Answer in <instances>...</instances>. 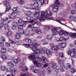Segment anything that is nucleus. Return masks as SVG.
I'll use <instances>...</instances> for the list:
<instances>
[{
  "label": "nucleus",
  "instance_id": "obj_1",
  "mask_svg": "<svg viewBox=\"0 0 76 76\" xmlns=\"http://www.w3.org/2000/svg\"><path fill=\"white\" fill-rule=\"evenodd\" d=\"M60 50V48L58 46H54L52 47V49L47 50L46 51V53L47 55H50V54L52 52V51H54V52L57 53V51H58V50Z\"/></svg>",
  "mask_w": 76,
  "mask_h": 76
},
{
  "label": "nucleus",
  "instance_id": "obj_2",
  "mask_svg": "<svg viewBox=\"0 0 76 76\" xmlns=\"http://www.w3.org/2000/svg\"><path fill=\"white\" fill-rule=\"evenodd\" d=\"M40 50H39L38 49L37 50V51L34 53L33 55L28 56V59H32L33 61H35V58H37V57H38L39 55Z\"/></svg>",
  "mask_w": 76,
  "mask_h": 76
},
{
  "label": "nucleus",
  "instance_id": "obj_3",
  "mask_svg": "<svg viewBox=\"0 0 76 76\" xmlns=\"http://www.w3.org/2000/svg\"><path fill=\"white\" fill-rule=\"evenodd\" d=\"M48 14L47 11L45 12L42 11L40 16V18L39 19L40 20H45V19H47V18H48Z\"/></svg>",
  "mask_w": 76,
  "mask_h": 76
},
{
  "label": "nucleus",
  "instance_id": "obj_4",
  "mask_svg": "<svg viewBox=\"0 0 76 76\" xmlns=\"http://www.w3.org/2000/svg\"><path fill=\"white\" fill-rule=\"evenodd\" d=\"M59 45L61 48H64L66 47V44L64 42H61L59 43Z\"/></svg>",
  "mask_w": 76,
  "mask_h": 76
},
{
  "label": "nucleus",
  "instance_id": "obj_5",
  "mask_svg": "<svg viewBox=\"0 0 76 76\" xmlns=\"http://www.w3.org/2000/svg\"><path fill=\"white\" fill-rule=\"evenodd\" d=\"M32 61H34L33 63L34 64H35L36 67H40L41 66H42V64L39 63L37 61H33V60H32Z\"/></svg>",
  "mask_w": 76,
  "mask_h": 76
},
{
  "label": "nucleus",
  "instance_id": "obj_6",
  "mask_svg": "<svg viewBox=\"0 0 76 76\" xmlns=\"http://www.w3.org/2000/svg\"><path fill=\"white\" fill-rule=\"evenodd\" d=\"M58 34L60 35H62L63 34H64V35H68V32H64L63 31L61 30H59L58 32Z\"/></svg>",
  "mask_w": 76,
  "mask_h": 76
},
{
  "label": "nucleus",
  "instance_id": "obj_7",
  "mask_svg": "<svg viewBox=\"0 0 76 76\" xmlns=\"http://www.w3.org/2000/svg\"><path fill=\"white\" fill-rule=\"evenodd\" d=\"M69 35L70 37L72 38H75L76 37V33H69Z\"/></svg>",
  "mask_w": 76,
  "mask_h": 76
},
{
  "label": "nucleus",
  "instance_id": "obj_8",
  "mask_svg": "<svg viewBox=\"0 0 76 76\" xmlns=\"http://www.w3.org/2000/svg\"><path fill=\"white\" fill-rule=\"evenodd\" d=\"M32 18H33L32 16H27L26 17V19L28 21H25V22L26 23V22H29V21H30V20H32Z\"/></svg>",
  "mask_w": 76,
  "mask_h": 76
},
{
  "label": "nucleus",
  "instance_id": "obj_9",
  "mask_svg": "<svg viewBox=\"0 0 76 76\" xmlns=\"http://www.w3.org/2000/svg\"><path fill=\"white\" fill-rule=\"evenodd\" d=\"M7 64L9 66H10V67L12 68V67H13L15 66L14 64L10 61L8 62H7Z\"/></svg>",
  "mask_w": 76,
  "mask_h": 76
},
{
  "label": "nucleus",
  "instance_id": "obj_10",
  "mask_svg": "<svg viewBox=\"0 0 76 76\" xmlns=\"http://www.w3.org/2000/svg\"><path fill=\"white\" fill-rule=\"evenodd\" d=\"M58 10V7L57 6H55L53 9V11L54 12H57Z\"/></svg>",
  "mask_w": 76,
  "mask_h": 76
},
{
  "label": "nucleus",
  "instance_id": "obj_11",
  "mask_svg": "<svg viewBox=\"0 0 76 76\" xmlns=\"http://www.w3.org/2000/svg\"><path fill=\"white\" fill-rule=\"evenodd\" d=\"M39 15L38 14L35 12L34 14V16L35 18H36V19H38L39 18Z\"/></svg>",
  "mask_w": 76,
  "mask_h": 76
},
{
  "label": "nucleus",
  "instance_id": "obj_12",
  "mask_svg": "<svg viewBox=\"0 0 76 76\" xmlns=\"http://www.w3.org/2000/svg\"><path fill=\"white\" fill-rule=\"evenodd\" d=\"M9 42H10V43L12 44H17V45L19 44V42H14V41L12 40H11L10 39L9 40Z\"/></svg>",
  "mask_w": 76,
  "mask_h": 76
},
{
  "label": "nucleus",
  "instance_id": "obj_13",
  "mask_svg": "<svg viewBox=\"0 0 76 76\" xmlns=\"http://www.w3.org/2000/svg\"><path fill=\"white\" fill-rule=\"evenodd\" d=\"M58 62L61 67H63L64 66V62L62 60H60Z\"/></svg>",
  "mask_w": 76,
  "mask_h": 76
},
{
  "label": "nucleus",
  "instance_id": "obj_14",
  "mask_svg": "<svg viewBox=\"0 0 76 76\" xmlns=\"http://www.w3.org/2000/svg\"><path fill=\"white\" fill-rule=\"evenodd\" d=\"M69 39V38L68 37H67L66 38H64L63 37H61L59 39V41L60 42H61L63 40H64L65 41H66V40H67Z\"/></svg>",
  "mask_w": 76,
  "mask_h": 76
},
{
  "label": "nucleus",
  "instance_id": "obj_15",
  "mask_svg": "<svg viewBox=\"0 0 76 76\" xmlns=\"http://www.w3.org/2000/svg\"><path fill=\"white\" fill-rule=\"evenodd\" d=\"M31 49L33 51L35 52V51H37L38 50V49H37V48L35 46H33L31 48Z\"/></svg>",
  "mask_w": 76,
  "mask_h": 76
},
{
  "label": "nucleus",
  "instance_id": "obj_16",
  "mask_svg": "<svg viewBox=\"0 0 76 76\" xmlns=\"http://www.w3.org/2000/svg\"><path fill=\"white\" fill-rule=\"evenodd\" d=\"M6 51V48H3L1 50V53H5Z\"/></svg>",
  "mask_w": 76,
  "mask_h": 76
},
{
  "label": "nucleus",
  "instance_id": "obj_17",
  "mask_svg": "<svg viewBox=\"0 0 76 76\" xmlns=\"http://www.w3.org/2000/svg\"><path fill=\"white\" fill-rule=\"evenodd\" d=\"M62 19H63V18H60V19H59V20H57L56 21H57V22H58L59 23H60V24H61V25H65V24H64L63 23H61V21H60Z\"/></svg>",
  "mask_w": 76,
  "mask_h": 76
},
{
  "label": "nucleus",
  "instance_id": "obj_18",
  "mask_svg": "<svg viewBox=\"0 0 76 76\" xmlns=\"http://www.w3.org/2000/svg\"><path fill=\"white\" fill-rule=\"evenodd\" d=\"M25 41L26 42H28V43H31V42H32V41L31 40V39L27 38H26L25 39Z\"/></svg>",
  "mask_w": 76,
  "mask_h": 76
},
{
  "label": "nucleus",
  "instance_id": "obj_19",
  "mask_svg": "<svg viewBox=\"0 0 76 76\" xmlns=\"http://www.w3.org/2000/svg\"><path fill=\"white\" fill-rule=\"evenodd\" d=\"M53 38V35L52 34H50L47 36V39H50Z\"/></svg>",
  "mask_w": 76,
  "mask_h": 76
},
{
  "label": "nucleus",
  "instance_id": "obj_20",
  "mask_svg": "<svg viewBox=\"0 0 76 76\" xmlns=\"http://www.w3.org/2000/svg\"><path fill=\"white\" fill-rule=\"evenodd\" d=\"M29 22H31V23L33 26H34V25H35V24H37V22L34 20L31 21H30Z\"/></svg>",
  "mask_w": 76,
  "mask_h": 76
},
{
  "label": "nucleus",
  "instance_id": "obj_21",
  "mask_svg": "<svg viewBox=\"0 0 76 76\" xmlns=\"http://www.w3.org/2000/svg\"><path fill=\"white\" fill-rule=\"evenodd\" d=\"M39 70L37 69H34L33 70V73H39Z\"/></svg>",
  "mask_w": 76,
  "mask_h": 76
},
{
  "label": "nucleus",
  "instance_id": "obj_22",
  "mask_svg": "<svg viewBox=\"0 0 76 76\" xmlns=\"http://www.w3.org/2000/svg\"><path fill=\"white\" fill-rule=\"evenodd\" d=\"M41 12V11L39 9H37L36 10L35 13H37V14L39 15H40V14L41 13V12Z\"/></svg>",
  "mask_w": 76,
  "mask_h": 76
},
{
  "label": "nucleus",
  "instance_id": "obj_23",
  "mask_svg": "<svg viewBox=\"0 0 76 76\" xmlns=\"http://www.w3.org/2000/svg\"><path fill=\"white\" fill-rule=\"evenodd\" d=\"M55 3L56 5H57L58 6L60 4V2L59 0H56Z\"/></svg>",
  "mask_w": 76,
  "mask_h": 76
},
{
  "label": "nucleus",
  "instance_id": "obj_24",
  "mask_svg": "<svg viewBox=\"0 0 76 76\" xmlns=\"http://www.w3.org/2000/svg\"><path fill=\"white\" fill-rule=\"evenodd\" d=\"M4 5L5 6H6V7H8V6H10L9 3L7 1L5 2L4 3Z\"/></svg>",
  "mask_w": 76,
  "mask_h": 76
},
{
  "label": "nucleus",
  "instance_id": "obj_25",
  "mask_svg": "<svg viewBox=\"0 0 76 76\" xmlns=\"http://www.w3.org/2000/svg\"><path fill=\"white\" fill-rule=\"evenodd\" d=\"M58 73V69H56L54 70V71L53 73V74L54 75H57Z\"/></svg>",
  "mask_w": 76,
  "mask_h": 76
},
{
  "label": "nucleus",
  "instance_id": "obj_26",
  "mask_svg": "<svg viewBox=\"0 0 76 76\" xmlns=\"http://www.w3.org/2000/svg\"><path fill=\"white\" fill-rule=\"evenodd\" d=\"M75 53H76L75 52H73V51L72 50V53H71L70 56L72 57H74L75 56Z\"/></svg>",
  "mask_w": 76,
  "mask_h": 76
},
{
  "label": "nucleus",
  "instance_id": "obj_27",
  "mask_svg": "<svg viewBox=\"0 0 76 76\" xmlns=\"http://www.w3.org/2000/svg\"><path fill=\"white\" fill-rule=\"evenodd\" d=\"M71 67V65L67 63L66 64V69H68Z\"/></svg>",
  "mask_w": 76,
  "mask_h": 76
},
{
  "label": "nucleus",
  "instance_id": "obj_28",
  "mask_svg": "<svg viewBox=\"0 0 76 76\" xmlns=\"http://www.w3.org/2000/svg\"><path fill=\"white\" fill-rule=\"evenodd\" d=\"M4 28L5 29L7 30V29H9V26L8 25H7V24H6L4 25Z\"/></svg>",
  "mask_w": 76,
  "mask_h": 76
},
{
  "label": "nucleus",
  "instance_id": "obj_29",
  "mask_svg": "<svg viewBox=\"0 0 76 76\" xmlns=\"http://www.w3.org/2000/svg\"><path fill=\"white\" fill-rule=\"evenodd\" d=\"M23 68L24 69H22V71L24 72H25L26 71H27L28 70V68L26 66H24Z\"/></svg>",
  "mask_w": 76,
  "mask_h": 76
},
{
  "label": "nucleus",
  "instance_id": "obj_30",
  "mask_svg": "<svg viewBox=\"0 0 76 76\" xmlns=\"http://www.w3.org/2000/svg\"><path fill=\"white\" fill-rule=\"evenodd\" d=\"M1 69L2 71H4L6 70V66L4 65H2L1 66Z\"/></svg>",
  "mask_w": 76,
  "mask_h": 76
},
{
  "label": "nucleus",
  "instance_id": "obj_31",
  "mask_svg": "<svg viewBox=\"0 0 76 76\" xmlns=\"http://www.w3.org/2000/svg\"><path fill=\"white\" fill-rule=\"evenodd\" d=\"M42 61L44 63H46L47 62V58H45V57H42Z\"/></svg>",
  "mask_w": 76,
  "mask_h": 76
},
{
  "label": "nucleus",
  "instance_id": "obj_32",
  "mask_svg": "<svg viewBox=\"0 0 76 76\" xmlns=\"http://www.w3.org/2000/svg\"><path fill=\"white\" fill-rule=\"evenodd\" d=\"M29 33V31L28 30H26L24 32V34L26 35H28Z\"/></svg>",
  "mask_w": 76,
  "mask_h": 76
},
{
  "label": "nucleus",
  "instance_id": "obj_33",
  "mask_svg": "<svg viewBox=\"0 0 76 76\" xmlns=\"http://www.w3.org/2000/svg\"><path fill=\"white\" fill-rule=\"evenodd\" d=\"M1 57L4 60H5L7 58V56L4 55H3L1 56Z\"/></svg>",
  "mask_w": 76,
  "mask_h": 76
},
{
  "label": "nucleus",
  "instance_id": "obj_34",
  "mask_svg": "<svg viewBox=\"0 0 76 76\" xmlns=\"http://www.w3.org/2000/svg\"><path fill=\"white\" fill-rule=\"evenodd\" d=\"M18 1H19V3L21 4H23L25 3V2L23 0H18Z\"/></svg>",
  "mask_w": 76,
  "mask_h": 76
},
{
  "label": "nucleus",
  "instance_id": "obj_35",
  "mask_svg": "<svg viewBox=\"0 0 76 76\" xmlns=\"http://www.w3.org/2000/svg\"><path fill=\"white\" fill-rule=\"evenodd\" d=\"M45 3V4H47L48 3V1H47V3H46V1H45V0H41V4L42 5L44 3Z\"/></svg>",
  "mask_w": 76,
  "mask_h": 76
},
{
  "label": "nucleus",
  "instance_id": "obj_36",
  "mask_svg": "<svg viewBox=\"0 0 76 76\" xmlns=\"http://www.w3.org/2000/svg\"><path fill=\"white\" fill-rule=\"evenodd\" d=\"M34 6L35 7H38L39 6V4L37 2H35L34 3Z\"/></svg>",
  "mask_w": 76,
  "mask_h": 76
},
{
  "label": "nucleus",
  "instance_id": "obj_37",
  "mask_svg": "<svg viewBox=\"0 0 76 76\" xmlns=\"http://www.w3.org/2000/svg\"><path fill=\"white\" fill-rule=\"evenodd\" d=\"M25 14L27 15H30L31 14V12L30 11H26L25 12Z\"/></svg>",
  "mask_w": 76,
  "mask_h": 76
},
{
  "label": "nucleus",
  "instance_id": "obj_38",
  "mask_svg": "<svg viewBox=\"0 0 76 76\" xmlns=\"http://www.w3.org/2000/svg\"><path fill=\"white\" fill-rule=\"evenodd\" d=\"M58 54H59L60 57H64V54L63 52H59Z\"/></svg>",
  "mask_w": 76,
  "mask_h": 76
},
{
  "label": "nucleus",
  "instance_id": "obj_39",
  "mask_svg": "<svg viewBox=\"0 0 76 76\" xmlns=\"http://www.w3.org/2000/svg\"><path fill=\"white\" fill-rule=\"evenodd\" d=\"M70 71L72 73H75L76 72V70L74 68L71 69Z\"/></svg>",
  "mask_w": 76,
  "mask_h": 76
},
{
  "label": "nucleus",
  "instance_id": "obj_40",
  "mask_svg": "<svg viewBox=\"0 0 76 76\" xmlns=\"http://www.w3.org/2000/svg\"><path fill=\"white\" fill-rule=\"evenodd\" d=\"M47 70L48 71V74H49L51 73V68H48L47 69Z\"/></svg>",
  "mask_w": 76,
  "mask_h": 76
},
{
  "label": "nucleus",
  "instance_id": "obj_41",
  "mask_svg": "<svg viewBox=\"0 0 76 76\" xmlns=\"http://www.w3.org/2000/svg\"><path fill=\"white\" fill-rule=\"evenodd\" d=\"M24 34V30L23 29H21L20 31V35H23Z\"/></svg>",
  "mask_w": 76,
  "mask_h": 76
},
{
  "label": "nucleus",
  "instance_id": "obj_42",
  "mask_svg": "<svg viewBox=\"0 0 76 76\" xmlns=\"http://www.w3.org/2000/svg\"><path fill=\"white\" fill-rule=\"evenodd\" d=\"M12 25L13 26H18V23L16 22H14L12 23Z\"/></svg>",
  "mask_w": 76,
  "mask_h": 76
},
{
  "label": "nucleus",
  "instance_id": "obj_43",
  "mask_svg": "<svg viewBox=\"0 0 76 76\" xmlns=\"http://www.w3.org/2000/svg\"><path fill=\"white\" fill-rule=\"evenodd\" d=\"M16 36V38H17V39H20V35L19 34H17Z\"/></svg>",
  "mask_w": 76,
  "mask_h": 76
},
{
  "label": "nucleus",
  "instance_id": "obj_44",
  "mask_svg": "<svg viewBox=\"0 0 76 76\" xmlns=\"http://www.w3.org/2000/svg\"><path fill=\"white\" fill-rule=\"evenodd\" d=\"M32 29L33 31H34V32L36 31H37V30L38 29V28L37 27H33L32 28Z\"/></svg>",
  "mask_w": 76,
  "mask_h": 76
},
{
  "label": "nucleus",
  "instance_id": "obj_45",
  "mask_svg": "<svg viewBox=\"0 0 76 76\" xmlns=\"http://www.w3.org/2000/svg\"><path fill=\"white\" fill-rule=\"evenodd\" d=\"M57 66L56 64L53 65L52 66V68L53 69H56L57 68Z\"/></svg>",
  "mask_w": 76,
  "mask_h": 76
},
{
  "label": "nucleus",
  "instance_id": "obj_46",
  "mask_svg": "<svg viewBox=\"0 0 76 76\" xmlns=\"http://www.w3.org/2000/svg\"><path fill=\"white\" fill-rule=\"evenodd\" d=\"M4 23H2L0 24V28L1 29H2L3 28V26H4Z\"/></svg>",
  "mask_w": 76,
  "mask_h": 76
},
{
  "label": "nucleus",
  "instance_id": "obj_47",
  "mask_svg": "<svg viewBox=\"0 0 76 76\" xmlns=\"http://www.w3.org/2000/svg\"><path fill=\"white\" fill-rule=\"evenodd\" d=\"M59 70H60V72H64V70L63 69V66H61L59 68Z\"/></svg>",
  "mask_w": 76,
  "mask_h": 76
},
{
  "label": "nucleus",
  "instance_id": "obj_48",
  "mask_svg": "<svg viewBox=\"0 0 76 76\" xmlns=\"http://www.w3.org/2000/svg\"><path fill=\"white\" fill-rule=\"evenodd\" d=\"M36 33L37 34H42V31L41 30H38L36 32Z\"/></svg>",
  "mask_w": 76,
  "mask_h": 76
},
{
  "label": "nucleus",
  "instance_id": "obj_49",
  "mask_svg": "<svg viewBox=\"0 0 76 76\" xmlns=\"http://www.w3.org/2000/svg\"><path fill=\"white\" fill-rule=\"evenodd\" d=\"M1 39L2 41H6V38L4 37H2L1 38Z\"/></svg>",
  "mask_w": 76,
  "mask_h": 76
},
{
  "label": "nucleus",
  "instance_id": "obj_50",
  "mask_svg": "<svg viewBox=\"0 0 76 76\" xmlns=\"http://www.w3.org/2000/svg\"><path fill=\"white\" fill-rule=\"evenodd\" d=\"M40 52L41 54H45V51L44 50H43V49L41 50Z\"/></svg>",
  "mask_w": 76,
  "mask_h": 76
},
{
  "label": "nucleus",
  "instance_id": "obj_51",
  "mask_svg": "<svg viewBox=\"0 0 76 76\" xmlns=\"http://www.w3.org/2000/svg\"><path fill=\"white\" fill-rule=\"evenodd\" d=\"M4 46V43L3 42H1L0 43V47H3Z\"/></svg>",
  "mask_w": 76,
  "mask_h": 76
},
{
  "label": "nucleus",
  "instance_id": "obj_52",
  "mask_svg": "<svg viewBox=\"0 0 76 76\" xmlns=\"http://www.w3.org/2000/svg\"><path fill=\"white\" fill-rule=\"evenodd\" d=\"M18 29L19 30H21L23 28V26H22V25H20L18 27Z\"/></svg>",
  "mask_w": 76,
  "mask_h": 76
},
{
  "label": "nucleus",
  "instance_id": "obj_53",
  "mask_svg": "<svg viewBox=\"0 0 76 76\" xmlns=\"http://www.w3.org/2000/svg\"><path fill=\"white\" fill-rule=\"evenodd\" d=\"M10 10V6H8V7H7L6 11L7 12Z\"/></svg>",
  "mask_w": 76,
  "mask_h": 76
},
{
  "label": "nucleus",
  "instance_id": "obj_54",
  "mask_svg": "<svg viewBox=\"0 0 76 76\" xmlns=\"http://www.w3.org/2000/svg\"><path fill=\"white\" fill-rule=\"evenodd\" d=\"M37 60L38 61L41 62L42 60V58H37Z\"/></svg>",
  "mask_w": 76,
  "mask_h": 76
},
{
  "label": "nucleus",
  "instance_id": "obj_55",
  "mask_svg": "<svg viewBox=\"0 0 76 76\" xmlns=\"http://www.w3.org/2000/svg\"><path fill=\"white\" fill-rule=\"evenodd\" d=\"M23 22V20H22V19H19L18 20V23H22Z\"/></svg>",
  "mask_w": 76,
  "mask_h": 76
},
{
  "label": "nucleus",
  "instance_id": "obj_56",
  "mask_svg": "<svg viewBox=\"0 0 76 76\" xmlns=\"http://www.w3.org/2000/svg\"><path fill=\"white\" fill-rule=\"evenodd\" d=\"M72 50H68L67 52V53L68 55H70V54H71V53H72Z\"/></svg>",
  "mask_w": 76,
  "mask_h": 76
},
{
  "label": "nucleus",
  "instance_id": "obj_57",
  "mask_svg": "<svg viewBox=\"0 0 76 76\" xmlns=\"http://www.w3.org/2000/svg\"><path fill=\"white\" fill-rule=\"evenodd\" d=\"M33 45L34 46H35V47H36L37 46H38L39 45V44H38L37 43H34L33 44Z\"/></svg>",
  "mask_w": 76,
  "mask_h": 76
},
{
  "label": "nucleus",
  "instance_id": "obj_58",
  "mask_svg": "<svg viewBox=\"0 0 76 76\" xmlns=\"http://www.w3.org/2000/svg\"><path fill=\"white\" fill-rule=\"evenodd\" d=\"M45 71L44 70L42 72V75L43 76H45Z\"/></svg>",
  "mask_w": 76,
  "mask_h": 76
},
{
  "label": "nucleus",
  "instance_id": "obj_59",
  "mask_svg": "<svg viewBox=\"0 0 76 76\" xmlns=\"http://www.w3.org/2000/svg\"><path fill=\"white\" fill-rule=\"evenodd\" d=\"M50 29V27L49 26L46 27L45 28V30H46V31H48Z\"/></svg>",
  "mask_w": 76,
  "mask_h": 76
},
{
  "label": "nucleus",
  "instance_id": "obj_60",
  "mask_svg": "<svg viewBox=\"0 0 76 76\" xmlns=\"http://www.w3.org/2000/svg\"><path fill=\"white\" fill-rule=\"evenodd\" d=\"M6 45L7 47H9L10 46V44L8 42H6Z\"/></svg>",
  "mask_w": 76,
  "mask_h": 76
},
{
  "label": "nucleus",
  "instance_id": "obj_61",
  "mask_svg": "<svg viewBox=\"0 0 76 76\" xmlns=\"http://www.w3.org/2000/svg\"><path fill=\"white\" fill-rule=\"evenodd\" d=\"M72 7L74 9H75L76 7V4L75 3L73 4L72 5Z\"/></svg>",
  "mask_w": 76,
  "mask_h": 76
},
{
  "label": "nucleus",
  "instance_id": "obj_62",
  "mask_svg": "<svg viewBox=\"0 0 76 76\" xmlns=\"http://www.w3.org/2000/svg\"><path fill=\"white\" fill-rule=\"evenodd\" d=\"M11 70V69H10V68H7L6 69V72H10Z\"/></svg>",
  "mask_w": 76,
  "mask_h": 76
},
{
  "label": "nucleus",
  "instance_id": "obj_63",
  "mask_svg": "<svg viewBox=\"0 0 76 76\" xmlns=\"http://www.w3.org/2000/svg\"><path fill=\"white\" fill-rule=\"evenodd\" d=\"M13 62L15 64H18V61L17 59H15L14 60Z\"/></svg>",
  "mask_w": 76,
  "mask_h": 76
},
{
  "label": "nucleus",
  "instance_id": "obj_64",
  "mask_svg": "<svg viewBox=\"0 0 76 76\" xmlns=\"http://www.w3.org/2000/svg\"><path fill=\"white\" fill-rule=\"evenodd\" d=\"M20 76H27V74L26 73H23L20 75Z\"/></svg>",
  "mask_w": 76,
  "mask_h": 76
}]
</instances>
